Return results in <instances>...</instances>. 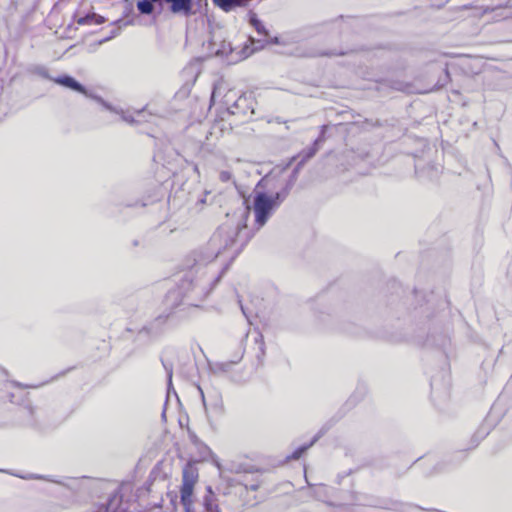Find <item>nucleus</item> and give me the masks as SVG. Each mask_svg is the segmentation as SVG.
I'll list each match as a JSON object with an SVG mask.
<instances>
[{
  "instance_id": "obj_19",
  "label": "nucleus",
  "mask_w": 512,
  "mask_h": 512,
  "mask_svg": "<svg viewBox=\"0 0 512 512\" xmlns=\"http://www.w3.org/2000/svg\"><path fill=\"white\" fill-rule=\"evenodd\" d=\"M249 23L255 28L257 33L261 36L267 37L269 35L268 30L264 26L263 22L253 12H250Z\"/></svg>"
},
{
  "instance_id": "obj_7",
  "label": "nucleus",
  "mask_w": 512,
  "mask_h": 512,
  "mask_svg": "<svg viewBox=\"0 0 512 512\" xmlns=\"http://www.w3.org/2000/svg\"><path fill=\"white\" fill-rule=\"evenodd\" d=\"M168 318L169 314H159L137 331L135 340L141 342H150L158 338L163 334Z\"/></svg>"
},
{
  "instance_id": "obj_4",
  "label": "nucleus",
  "mask_w": 512,
  "mask_h": 512,
  "mask_svg": "<svg viewBox=\"0 0 512 512\" xmlns=\"http://www.w3.org/2000/svg\"><path fill=\"white\" fill-rule=\"evenodd\" d=\"M241 229L240 224L235 226L222 224L217 228L208 241L214 251H216L220 256H225L229 259L226 263L228 264V267L239 255L246 244V241L239 240Z\"/></svg>"
},
{
  "instance_id": "obj_23",
  "label": "nucleus",
  "mask_w": 512,
  "mask_h": 512,
  "mask_svg": "<svg viewBox=\"0 0 512 512\" xmlns=\"http://www.w3.org/2000/svg\"><path fill=\"white\" fill-rule=\"evenodd\" d=\"M19 411L22 414H25V415L29 416V418L25 421L26 425H29V426H36L37 425V422L34 419V408L32 406L28 405V406L21 407L19 409Z\"/></svg>"
},
{
  "instance_id": "obj_38",
  "label": "nucleus",
  "mask_w": 512,
  "mask_h": 512,
  "mask_svg": "<svg viewBox=\"0 0 512 512\" xmlns=\"http://www.w3.org/2000/svg\"><path fill=\"white\" fill-rule=\"evenodd\" d=\"M132 244H133V246H138V245H139V241H138V240H134V241L132 242Z\"/></svg>"
},
{
  "instance_id": "obj_35",
  "label": "nucleus",
  "mask_w": 512,
  "mask_h": 512,
  "mask_svg": "<svg viewBox=\"0 0 512 512\" xmlns=\"http://www.w3.org/2000/svg\"><path fill=\"white\" fill-rule=\"evenodd\" d=\"M239 303H241V301H240V300H239ZM240 307H241L242 313L245 315V317H246V318H248V317H247V314H246V311H245V309H244V307H243V305H242V304H240Z\"/></svg>"
},
{
  "instance_id": "obj_39",
  "label": "nucleus",
  "mask_w": 512,
  "mask_h": 512,
  "mask_svg": "<svg viewBox=\"0 0 512 512\" xmlns=\"http://www.w3.org/2000/svg\"><path fill=\"white\" fill-rule=\"evenodd\" d=\"M173 392L175 395H176V391L174 390V388H170V393Z\"/></svg>"
},
{
  "instance_id": "obj_22",
  "label": "nucleus",
  "mask_w": 512,
  "mask_h": 512,
  "mask_svg": "<svg viewBox=\"0 0 512 512\" xmlns=\"http://www.w3.org/2000/svg\"><path fill=\"white\" fill-rule=\"evenodd\" d=\"M242 358V355L236 357L235 359L233 360H230V361H227V362H220V363H216L215 364V372H223V373H226V372H229L232 368L233 365L237 364Z\"/></svg>"
},
{
  "instance_id": "obj_32",
  "label": "nucleus",
  "mask_w": 512,
  "mask_h": 512,
  "mask_svg": "<svg viewBox=\"0 0 512 512\" xmlns=\"http://www.w3.org/2000/svg\"><path fill=\"white\" fill-rule=\"evenodd\" d=\"M6 385H7V386H8V385H11V386H15V387H24L21 383H19V382H15V381L8 382Z\"/></svg>"
},
{
  "instance_id": "obj_21",
  "label": "nucleus",
  "mask_w": 512,
  "mask_h": 512,
  "mask_svg": "<svg viewBox=\"0 0 512 512\" xmlns=\"http://www.w3.org/2000/svg\"><path fill=\"white\" fill-rule=\"evenodd\" d=\"M161 364L167 375V394H170V388H172V377H173V363L172 361L161 358Z\"/></svg>"
},
{
  "instance_id": "obj_27",
  "label": "nucleus",
  "mask_w": 512,
  "mask_h": 512,
  "mask_svg": "<svg viewBox=\"0 0 512 512\" xmlns=\"http://www.w3.org/2000/svg\"><path fill=\"white\" fill-rule=\"evenodd\" d=\"M125 207H137V206H141V207H145L146 204L143 203V202H140V201H134V202H127V203H124L123 204Z\"/></svg>"
},
{
  "instance_id": "obj_18",
  "label": "nucleus",
  "mask_w": 512,
  "mask_h": 512,
  "mask_svg": "<svg viewBox=\"0 0 512 512\" xmlns=\"http://www.w3.org/2000/svg\"><path fill=\"white\" fill-rule=\"evenodd\" d=\"M134 15V9L132 3L126 1L124 5L123 17L116 20L117 24H122L124 26L131 25L134 23V18L129 19L130 16Z\"/></svg>"
},
{
  "instance_id": "obj_17",
  "label": "nucleus",
  "mask_w": 512,
  "mask_h": 512,
  "mask_svg": "<svg viewBox=\"0 0 512 512\" xmlns=\"http://www.w3.org/2000/svg\"><path fill=\"white\" fill-rule=\"evenodd\" d=\"M158 6V14L162 12L161 0H139L137 2V9L142 15H152L155 11V7Z\"/></svg>"
},
{
  "instance_id": "obj_34",
  "label": "nucleus",
  "mask_w": 512,
  "mask_h": 512,
  "mask_svg": "<svg viewBox=\"0 0 512 512\" xmlns=\"http://www.w3.org/2000/svg\"><path fill=\"white\" fill-rule=\"evenodd\" d=\"M198 390H199V392H200V394H201V397H202V400H203V402H204V401H205V398H204V392H203V390L201 389V387H200V386H198Z\"/></svg>"
},
{
  "instance_id": "obj_10",
  "label": "nucleus",
  "mask_w": 512,
  "mask_h": 512,
  "mask_svg": "<svg viewBox=\"0 0 512 512\" xmlns=\"http://www.w3.org/2000/svg\"><path fill=\"white\" fill-rule=\"evenodd\" d=\"M220 256L214 249L211 248L208 242L205 246L193 252V265L191 270L197 272L198 268L211 263L214 259Z\"/></svg>"
},
{
  "instance_id": "obj_37",
  "label": "nucleus",
  "mask_w": 512,
  "mask_h": 512,
  "mask_svg": "<svg viewBox=\"0 0 512 512\" xmlns=\"http://www.w3.org/2000/svg\"><path fill=\"white\" fill-rule=\"evenodd\" d=\"M144 111H145V109H144V110H141V111H137V115H138L139 117H140V116H143V115H144Z\"/></svg>"
},
{
  "instance_id": "obj_11",
  "label": "nucleus",
  "mask_w": 512,
  "mask_h": 512,
  "mask_svg": "<svg viewBox=\"0 0 512 512\" xmlns=\"http://www.w3.org/2000/svg\"><path fill=\"white\" fill-rule=\"evenodd\" d=\"M167 4L169 11L174 15L189 17L194 12V0H161V9Z\"/></svg>"
},
{
  "instance_id": "obj_14",
  "label": "nucleus",
  "mask_w": 512,
  "mask_h": 512,
  "mask_svg": "<svg viewBox=\"0 0 512 512\" xmlns=\"http://www.w3.org/2000/svg\"><path fill=\"white\" fill-rule=\"evenodd\" d=\"M251 0H212L213 4L224 12H231L236 8H244Z\"/></svg>"
},
{
  "instance_id": "obj_36",
  "label": "nucleus",
  "mask_w": 512,
  "mask_h": 512,
  "mask_svg": "<svg viewBox=\"0 0 512 512\" xmlns=\"http://www.w3.org/2000/svg\"><path fill=\"white\" fill-rule=\"evenodd\" d=\"M13 397H14V395L12 393H10L8 395V399H9L10 402H14Z\"/></svg>"
},
{
  "instance_id": "obj_25",
  "label": "nucleus",
  "mask_w": 512,
  "mask_h": 512,
  "mask_svg": "<svg viewBox=\"0 0 512 512\" xmlns=\"http://www.w3.org/2000/svg\"><path fill=\"white\" fill-rule=\"evenodd\" d=\"M94 18H95V16L93 15V13H90V14H87V15H85L83 17H80L77 20V23L80 24V25L93 24Z\"/></svg>"
},
{
  "instance_id": "obj_8",
  "label": "nucleus",
  "mask_w": 512,
  "mask_h": 512,
  "mask_svg": "<svg viewBox=\"0 0 512 512\" xmlns=\"http://www.w3.org/2000/svg\"><path fill=\"white\" fill-rule=\"evenodd\" d=\"M328 126L323 125L321 126V131L319 136L314 140L313 144L305 149H303L296 157L298 159V162L296 166L294 167L289 179H293V184L296 181L297 175L301 168L305 165L307 161H309L311 158L315 156L317 151L320 149L321 145L325 141V133Z\"/></svg>"
},
{
  "instance_id": "obj_1",
  "label": "nucleus",
  "mask_w": 512,
  "mask_h": 512,
  "mask_svg": "<svg viewBox=\"0 0 512 512\" xmlns=\"http://www.w3.org/2000/svg\"><path fill=\"white\" fill-rule=\"evenodd\" d=\"M227 270L228 264H225L217 275H211L208 278H195V271H188L181 279L178 287L168 292L167 302H172L175 307L179 305L199 306V303L211 293Z\"/></svg>"
},
{
  "instance_id": "obj_15",
  "label": "nucleus",
  "mask_w": 512,
  "mask_h": 512,
  "mask_svg": "<svg viewBox=\"0 0 512 512\" xmlns=\"http://www.w3.org/2000/svg\"><path fill=\"white\" fill-rule=\"evenodd\" d=\"M228 470L232 473L243 475L240 479H245L246 474L260 473V469L254 465L236 462H231Z\"/></svg>"
},
{
  "instance_id": "obj_12",
  "label": "nucleus",
  "mask_w": 512,
  "mask_h": 512,
  "mask_svg": "<svg viewBox=\"0 0 512 512\" xmlns=\"http://www.w3.org/2000/svg\"><path fill=\"white\" fill-rule=\"evenodd\" d=\"M333 422L329 421L325 423L320 430L316 433V435L311 439V441L307 444H303L296 448L291 455L287 456V459L297 460L301 458V456L310 448L312 447L321 437H323L328 430L332 427Z\"/></svg>"
},
{
  "instance_id": "obj_40",
  "label": "nucleus",
  "mask_w": 512,
  "mask_h": 512,
  "mask_svg": "<svg viewBox=\"0 0 512 512\" xmlns=\"http://www.w3.org/2000/svg\"><path fill=\"white\" fill-rule=\"evenodd\" d=\"M263 181H265V179H262L261 181H259L258 186H260Z\"/></svg>"
},
{
  "instance_id": "obj_28",
  "label": "nucleus",
  "mask_w": 512,
  "mask_h": 512,
  "mask_svg": "<svg viewBox=\"0 0 512 512\" xmlns=\"http://www.w3.org/2000/svg\"><path fill=\"white\" fill-rule=\"evenodd\" d=\"M220 94V86L215 84L211 94V100L215 101L216 97Z\"/></svg>"
},
{
  "instance_id": "obj_6",
  "label": "nucleus",
  "mask_w": 512,
  "mask_h": 512,
  "mask_svg": "<svg viewBox=\"0 0 512 512\" xmlns=\"http://www.w3.org/2000/svg\"><path fill=\"white\" fill-rule=\"evenodd\" d=\"M30 72L40 76L41 78L51 80L54 83L63 86L67 89L83 94L86 97H91L95 99L98 103H100L103 107H105L107 110H113L109 103H107L104 99H102L99 96H92L82 83H80L78 80H76L74 77L68 74L52 77L49 73L48 68L44 65H34L30 68Z\"/></svg>"
},
{
  "instance_id": "obj_9",
  "label": "nucleus",
  "mask_w": 512,
  "mask_h": 512,
  "mask_svg": "<svg viewBox=\"0 0 512 512\" xmlns=\"http://www.w3.org/2000/svg\"><path fill=\"white\" fill-rule=\"evenodd\" d=\"M207 49L211 55L219 57L228 56L233 51L231 43L226 41L224 31L221 28L211 32L207 41Z\"/></svg>"
},
{
  "instance_id": "obj_20",
  "label": "nucleus",
  "mask_w": 512,
  "mask_h": 512,
  "mask_svg": "<svg viewBox=\"0 0 512 512\" xmlns=\"http://www.w3.org/2000/svg\"><path fill=\"white\" fill-rule=\"evenodd\" d=\"M253 478L251 481H247L245 479H238L237 483L243 485L247 490L256 491L261 485L260 475L259 473L252 474Z\"/></svg>"
},
{
  "instance_id": "obj_24",
  "label": "nucleus",
  "mask_w": 512,
  "mask_h": 512,
  "mask_svg": "<svg viewBox=\"0 0 512 512\" xmlns=\"http://www.w3.org/2000/svg\"><path fill=\"white\" fill-rule=\"evenodd\" d=\"M450 80V74H449V71L448 69H444V74L442 77L439 78L438 82H437V88H443Z\"/></svg>"
},
{
  "instance_id": "obj_16",
  "label": "nucleus",
  "mask_w": 512,
  "mask_h": 512,
  "mask_svg": "<svg viewBox=\"0 0 512 512\" xmlns=\"http://www.w3.org/2000/svg\"><path fill=\"white\" fill-rule=\"evenodd\" d=\"M0 472L9 473L11 475H14L16 477H19V478L25 479V480H31V479L45 480V481H49V482H53V483L62 485V486L67 487V488H72V486L69 483H66V482L61 481V480L54 479V478H52L50 476L34 474V473H29V474L23 475V474L12 473V472H9L8 470H0Z\"/></svg>"
},
{
  "instance_id": "obj_3",
  "label": "nucleus",
  "mask_w": 512,
  "mask_h": 512,
  "mask_svg": "<svg viewBox=\"0 0 512 512\" xmlns=\"http://www.w3.org/2000/svg\"><path fill=\"white\" fill-rule=\"evenodd\" d=\"M293 187V179H287L284 185L274 194L269 195L264 191H255L253 195V213L255 226L262 228L288 197Z\"/></svg>"
},
{
  "instance_id": "obj_31",
  "label": "nucleus",
  "mask_w": 512,
  "mask_h": 512,
  "mask_svg": "<svg viewBox=\"0 0 512 512\" xmlns=\"http://www.w3.org/2000/svg\"><path fill=\"white\" fill-rule=\"evenodd\" d=\"M489 431L484 428V427H481L477 432H476V435L477 436H481V438H484L486 435H488Z\"/></svg>"
},
{
  "instance_id": "obj_26",
  "label": "nucleus",
  "mask_w": 512,
  "mask_h": 512,
  "mask_svg": "<svg viewBox=\"0 0 512 512\" xmlns=\"http://www.w3.org/2000/svg\"><path fill=\"white\" fill-rule=\"evenodd\" d=\"M346 54H347V52H344V51L332 50V51L321 52L319 55L320 56H342V55H346Z\"/></svg>"
},
{
  "instance_id": "obj_5",
  "label": "nucleus",
  "mask_w": 512,
  "mask_h": 512,
  "mask_svg": "<svg viewBox=\"0 0 512 512\" xmlns=\"http://www.w3.org/2000/svg\"><path fill=\"white\" fill-rule=\"evenodd\" d=\"M227 113L236 116L239 122H245L255 114L257 104L252 92L242 93L236 98V93L229 90L223 97Z\"/></svg>"
},
{
  "instance_id": "obj_2",
  "label": "nucleus",
  "mask_w": 512,
  "mask_h": 512,
  "mask_svg": "<svg viewBox=\"0 0 512 512\" xmlns=\"http://www.w3.org/2000/svg\"><path fill=\"white\" fill-rule=\"evenodd\" d=\"M198 476V469L195 464L193 462L186 463L182 471V485L180 488V501L184 512H221L218 498L211 486H207L206 494L199 502L197 510H194L192 497Z\"/></svg>"
},
{
  "instance_id": "obj_13",
  "label": "nucleus",
  "mask_w": 512,
  "mask_h": 512,
  "mask_svg": "<svg viewBox=\"0 0 512 512\" xmlns=\"http://www.w3.org/2000/svg\"><path fill=\"white\" fill-rule=\"evenodd\" d=\"M484 14L493 13V20L499 21V20H507L512 18V7L509 5L505 6H497V7H490L487 6L483 10Z\"/></svg>"
},
{
  "instance_id": "obj_30",
  "label": "nucleus",
  "mask_w": 512,
  "mask_h": 512,
  "mask_svg": "<svg viewBox=\"0 0 512 512\" xmlns=\"http://www.w3.org/2000/svg\"><path fill=\"white\" fill-rule=\"evenodd\" d=\"M122 119L125 121V122H128V123H135V122H139V120H135L133 116L131 115H126V114H122Z\"/></svg>"
},
{
  "instance_id": "obj_33",
  "label": "nucleus",
  "mask_w": 512,
  "mask_h": 512,
  "mask_svg": "<svg viewBox=\"0 0 512 512\" xmlns=\"http://www.w3.org/2000/svg\"><path fill=\"white\" fill-rule=\"evenodd\" d=\"M269 42L272 43V44H278L279 43V39H278V37H273V38H271V40Z\"/></svg>"
},
{
  "instance_id": "obj_29",
  "label": "nucleus",
  "mask_w": 512,
  "mask_h": 512,
  "mask_svg": "<svg viewBox=\"0 0 512 512\" xmlns=\"http://www.w3.org/2000/svg\"><path fill=\"white\" fill-rule=\"evenodd\" d=\"M93 15L95 16L93 24L99 25L105 22V18L103 16L96 13H93Z\"/></svg>"
}]
</instances>
